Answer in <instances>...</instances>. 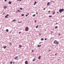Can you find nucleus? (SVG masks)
<instances>
[{"instance_id": "obj_1", "label": "nucleus", "mask_w": 64, "mask_h": 64, "mask_svg": "<svg viewBox=\"0 0 64 64\" xmlns=\"http://www.w3.org/2000/svg\"><path fill=\"white\" fill-rule=\"evenodd\" d=\"M54 43L55 44H59V42H57L56 40H55L54 42Z\"/></svg>"}, {"instance_id": "obj_2", "label": "nucleus", "mask_w": 64, "mask_h": 64, "mask_svg": "<svg viewBox=\"0 0 64 64\" xmlns=\"http://www.w3.org/2000/svg\"><path fill=\"white\" fill-rule=\"evenodd\" d=\"M64 11V9L62 8V9H60L59 10V12H60V13H62V12H63Z\"/></svg>"}, {"instance_id": "obj_3", "label": "nucleus", "mask_w": 64, "mask_h": 64, "mask_svg": "<svg viewBox=\"0 0 64 64\" xmlns=\"http://www.w3.org/2000/svg\"><path fill=\"white\" fill-rule=\"evenodd\" d=\"M29 29V28L28 27H26V28L25 30H26V31H28Z\"/></svg>"}, {"instance_id": "obj_4", "label": "nucleus", "mask_w": 64, "mask_h": 64, "mask_svg": "<svg viewBox=\"0 0 64 64\" xmlns=\"http://www.w3.org/2000/svg\"><path fill=\"white\" fill-rule=\"evenodd\" d=\"M8 16H9V15H8V14H7L5 16V17L6 18H8Z\"/></svg>"}, {"instance_id": "obj_5", "label": "nucleus", "mask_w": 64, "mask_h": 64, "mask_svg": "<svg viewBox=\"0 0 64 64\" xmlns=\"http://www.w3.org/2000/svg\"><path fill=\"white\" fill-rule=\"evenodd\" d=\"M18 59V56H16L15 58H14L15 60H17Z\"/></svg>"}, {"instance_id": "obj_6", "label": "nucleus", "mask_w": 64, "mask_h": 64, "mask_svg": "<svg viewBox=\"0 0 64 64\" xmlns=\"http://www.w3.org/2000/svg\"><path fill=\"white\" fill-rule=\"evenodd\" d=\"M25 64H28V62H27V60H26L25 62Z\"/></svg>"}, {"instance_id": "obj_7", "label": "nucleus", "mask_w": 64, "mask_h": 64, "mask_svg": "<svg viewBox=\"0 0 64 64\" xmlns=\"http://www.w3.org/2000/svg\"><path fill=\"white\" fill-rule=\"evenodd\" d=\"M36 1H35L34 2V5H35L36 4Z\"/></svg>"}, {"instance_id": "obj_8", "label": "nucleus", "mask_w": 64, "mask_h": 64, "mask_svg": "<svg viewBox=\"0 0 64 64\" xmlns=\"http://www.w3.org/2000/svg\"><path fill=\"white\" fill-rule=\"evenodd\" d=\"M36 59L35 58H34L32 60V61L33 62H34L35 61V60Z\"/></svg>"}, {"instance_id": "obj_9", "label": "nucleus", "mask_w": 64, "mask_h": 64, "mask_svg": "<svg viewBox=\"0 0 64 64\" xmlns=\"http://www.w3.org/2000/svg\"><path fill=\"white\" fill-rule=\"evenodd\" d=\"M40 58H41V56H40L38 57V59H40Z\"/></svg>"}, {"instance_id": "obj_10", "label": "nucleus", "mask_w": 64, "mask_h": 64, "mask_svg": "<svg viewBox=\"0 0 64 64\" xmlns=\"http://www.w3.org/2000/svg\"><path fill=\"white\" fill-rule=\"evenodd\" d=\"M6 47H7V46H4L3 48H4V49H5V48H6Z\"/></svg>"}, {"instance_id": "obj_11", "label": "nucleus", "mask_w": 64, "mask_h": 64, "mask_svg": "<svg viewBox=\"0 0 64 64\" xmlns=\"http://www.w3.org/2000/svg\"><path fill=\"white\" fill-rule=\"evenodd\" d=\"M49 4H50V2H48L47 4V5H49Z\"/></svg>"}, {"instance_id": "obj_12", "label": "nucleus", "mask_w": 64, "mask_h": 64, "mask_svg": "<svg viewBox=\"0 0 64 64\" xmlns=\"http://www.w3.org/2000/svg\"><path fill=\"white\" fill-rule=\"evenodd\" d=\"M6 8H7V6H5L4 7V9H6Z\"/></svg>"}, {"instance_id": "obj_13", "label": "nucleus", "mask_w": 64, "mask_h": 64, "mask_svg": "<svg viewBox=\"0 0 64 64\" xmlns=\"http://www.w3.org/2000/svg\"><path fill=\"white\" fill-rule=\"evenodd\" d=\"M8 3H9V4H11V3H12L11 2H8Z\"/></svg>"}, {"instance_id": "obj_14", "label": "nucleus", "mask_w": 64, "mask_h": 64, "mask_svg": "<svg viewBox=\"0 0 64 64\" xmlns=\"http://www.w3.org/2000/svg\"><path fill=\"white\" fill-rule=\"evenodd\" d=\"M55 12H53V14H52V15H55Z\"/></svg>"}, {"instance_id": "obj_15", "label": "nucleus", "mask_w": 64, "mask_h": 64, "mask_svg": "<svg viewBox=\"0 0 64 64\" xmlns=\"http://www.w3.org/2000/svg\"><path fill=\"white\" fill-rule=\"evenodd\" d=\"M6 32H9V30L8 29H7L6 30Z\"/></svg>"}, {"instance_id": "obj_16", "label": "nucleus", "mask_w": 64, "mask_h": 64, "mask_svg": "<svg viewBox=\"0 0 64 64\" xmlns=\"http://www.w3.org/2000/svg\"><path fill=\"white\" fill-rule=\"evenodd\" d=\"M58 28V26H56L55 27V29H56Z\"/></svg>"}, {"instance_id": "obj_17", "label": "nucleus", "mask_w": 64, "mask_h": 64, "mask_svg": "<svg viewBox=\"0 0 64 64\" xmlns=\"http://www.w3.org/2000/svg\"><path fill=\"white\" fill-rule=\"evenodd\" d=\"M19 47H20V48L21 47H22V46L21 45H19Z\"/></svg>"}, {"instance_id": "obj_18", "label": "nucleus", "mask_w": 64, "mask_h": 64, "mask_svg": "<svg viewBox=\"0 0 64 64\" xmlns=\"http://www.w3.org/2000/svg\"><path fill=\"white\" fill-rule=\"evenodd\" d=\"M36 16V14H34V15L32 16H33V17H35V16Z\"/></svg>"}, {"instance_id": "obj_19", "label": "nucleus", "mask_w": 64, "mask_h": 64, "mask_svg": "<svg viewBox=\"0 0 64 64\" xmlns=\"http://www.w3.org/2000/svg\"><path fill=\"white\" fill-rule=\"evenodd\" d=\"M41 41H43V40H44V39L43 38H42L41 39Z\"/></svg>"}, {"instance_id": "obj_20", "label": "nucleus", "mask_w": 64, "mask_h": 64, "mask_svg": "<svg viewBox=\"0 0 64 64\" xmlns=\"http://www.w3.org/2000/svg\"><path fill=\"white\" fill-rule=\"evenodd\" d=\"M24 14H22V15H21V16H24Z\"/></svg>"}, {"instance_id": "obj_21", "label": "nucleus", "mask_w": 64, "mask_h": 64, "mask_svg": "<svg viewBox=\"0 0 64 64\" xmlns=\"http://www.w3.org/2000/svg\"><path fill=\"white\" fill-rule=\"evenodd\" d=\"M16 21V20H12V22H14V21Z\"/></svg>"}, {"instance_id": "obj_22", "label": "nucleus", "mask_w": 64, "mask_h": 64, "mask_svg": "<svg viewBox=\"0 0 64 64\" xmlns=\"http://www.w3.org/2000/svg\"><path fill=\"white\" fill-rule=\"evenodd\" d=\"M49 17H50V18H51V17H52V16H49Z\"/></svg>"}, {"instance_id": "obj_23", "label": "nucleus", "mask_w": 64, "mask_h": 64, "mask_svg": "<svg viewBox=\"0 0 64 64\" xmlns=\"http://www.w3.org/2000/svg\"><path fill=\"white\" fill-rule=\"evenodd\" d=\"M38 25H37L36 26V28H38Z\"/></svg>"}, {"instance_id": "obj_24", "label": "nucleus", "mask_w": 64, "mask_h": 64, "mask_svg": "<svg viewBox=\"0 0 64 64\" xmlns=\"http://www.w3.org/2000/svg\"><path fill=\"white\" fill-rule=\"evenodd\" d=\"M9 43H10V45H12V44L11 43H10V42H9Z\"/></svg>"}, {"instance_id": "obj_25", "label": "nucleus", "mask_w": 64, "mask_h": 64, "mask_svg": "<svg viewBox=\"0 0 64 64\" xmlns=\"http://www.w3.org/2000/svg\"><path fill=\"white\" fill-rule=\"evenodd\" d=\"M17 12H21V11H20V10H17Z\"/></svg>"}, {"instance_id": "obj_26", "label": "nucleus", "mask_w": 64, "mask_h": 64, "mask_svg": "<svg viewBox=\"0 0 64 64\" xmlns=\"http://www.w3.org/2000/svg\"><path fill=\"white\" fill-rule=\"evenodd\" d=\"M13 63V62H10V64H12Z\"/></svg>"}, {"instance_id": "obj_27", "label": "nucleus", "mask_w": 64, "mask_h": 64, "mask_svg": "<svg viewBox=\"0 0 64 64\" xmlns=\"http://www.w3.org/2000/svg\"><path fill=\"white\" fill-rule=\"evenodd\" d=\"M20 10H22L23 9V8H20Z\"/></svg>"}, {"instance_id": "obj_28", "label": "nucleus", "mask_w": 64, "mask_h": 64, "mask_svg": "<svg viewBox=\"0 0 64 64\" xmlns=\"http://www.w3.org/2000/svg\"><path fill=\"white\" fill-rule=\"evenodd\" d=\"M21 22H18V23H21Z\"/></svg>"}, {"instance_id": "obj_29", "label": "nucleus", "mask_w": 64, "mask_h": 64, "mask_svg": "<svg viewBox=\"0 0 64 64\" xmlns=\"http://www.w3.org/2000/svg\"><path fill=\"white\" fill-rule=\"evenodd\" d=\"M20 33H21V32H19V34H20Z\"/></svg>"}, {"instance_id": "obj_30", "label": "nucleus", "mask_w": 64, "mask_h": 64, "mask_svg": "<svg viewBox=\"0 0 64 64\" xmlns=\"http://www.w3.org/2000/svg\"><path fill=\"white\" fill-rule=\"evenodd\" d=\"M38 47H40V46L39 45H38Z\"/></svg>"}, {"instance_id": "obj_31", "label": "nucleus", "mask_w": 64, "mask_h": 64, "mask_svg": "<svg viewBox=\"0 0 64 64\" xmlns=\"http://www.w3.org/2000/svg\"><path fill=\"white\" fill-rule=\"evenodd\" d=\"M50 10L48 12V13H50Z\"/></svg>"}, {"instance_id": "obj_32", "label": "nucleus", "mask_w": 64, "mask_h": 64, "mask_svg": "<svg viewBox=\"0 0 64 64\" xmlns=\"http://www.w3.org/2000/svg\"><path fill=\"white\" fill-rule=\"evenodd\" d=\"M26 17H27V16H28V15H27V14H26Z\"/></svg>"}, {"instance_id": "obj_33", "label": "nucleus", "mask_w": 64, "mask_h": 64, "mask_svg": "<svg viewBox=\"0 0 64 64\" xmlns=\"http://www.w3.org/2000/svg\"><path fill=\"white\" fill-rule=\"evenodd\" d=\"M53 39V38L51 37L50 38V39Z\"/></svg>"}, {"instance_id": "obj_34", "label": "nucleus", "mask_w": 64, "mask_h": 64, "mask_svg": "<svg viewBox=\"0 0 64 64\" xmlns=\"http://www.w3.org/2000/svg\"><path fill=\"white\" fill-rule=\"evenodd\" d=\"M38 14V12H37L36 13V14Z\"/></svg>"}, {"instance_id": "obj_35", "label": "nucleus", "mask_w": 64, "mask_h": 64, "mask_svg": "<svg viewBox=\"0 0 64 64\" xmlns=\"http://www.w3.org/2000/svg\"><path fill=\"white\" fill-rule=\"evenodd\" d=\"M45 40H47V38H46L44 39Z\"/></svg>"}, {"instance_id": "obj_36", "label": "nucleus", "mask_w": 64, "mask_h": 64, "mask_svg": "<svg viewBox=\"0 0 64 64\" xmlns=\"http://www.w3.org/2000/svg\"><path fill=\"white\" fill-rule=\"evenodd\" d=\"M51 32V33H54V32H53V31H52Z\"/></svg>"}, {"instance_id": "obj_37", "label": "nucleus", "mask_w": 64, "mask_h": 64, "mask_svg": "<svg viewBox=\"0 0 64 64\" xmlns=\"http://www.w3.org/2000/svg\"><path fill=\"white\" fill-rule=\"evenodd\" d=\"M4 2H6V1H7V0H4Z\"/></svg>"}, {"instance_id": "obj_38", "label": "nucleus", "mask_w": 64, "mask_h": 64, "mask_svg": "<svg viewBox=\"0 0 64 64\" xmlns=\"http://www.w3.org/2000/svg\"><path fill=\"white\" fill-rule=\"evenodd\" d=\"M27 15H29V13H27Z\"/></svg>"}, {"instance_id": "obj_39", "label": "nucleus", "mask_w": 64, "mask_h": 64, "mask_svg": "<svg viewBox=\"0 0 64 64\" xmlns=\"http://www.w3.org/2000/svg\"><path fill=\"white\" fill-rule=\"evenodd\" d=\"M58 35H59V36H60V34H58Z\"/></svg>"}, {"instance_id": "obj_40", "label": "nucleus", "mask_w": 64, "mask_h": 64, "mask_svg": "<svg viewBox=\"0 0 64 64\" xmlns=\"http://www.w3.org/2000/svg\"><path fill=\"white\" fill-rule=\"evenodd\" d=\"M34 51V50H32V52H33Z\"/></svg>"}, {"instance_id": "obj_41", "label": "nucleus", "mask_w": 64, "mask_h": 64, "mask_svg": "<svg viewBox=\"0 0 64 64\" xmlns=\"http://www.w3.org/2000/svg\"><path fill=\"white\" fill-rule=\"evenodd\" d=\"M57 12V13H58V14H59V12Z\"/></svg>"}, {"instance_id": "obj_42", "label": "nucleus", "mask_w": 64, "mask_h": 64, "mask_svg": "<svg viewBox=\"0 0 64 64\" xmlns=\"http://www.w3.org/2000/svg\"><path fill=\"white\" fill-rule=\"evenodd\" d=\"M34 22L36 23V20H35Z\"/></svg>"}, {"instance_id": "obj_43", "label": "nucleus", "mask_w": 64, "mask_h": 64, "mask_svg": "<svg viewBox=\"0 0 64 64\" xmlns=\"http://www.w3.org/2000/svg\"><path fill=\"white\" fill-rule=\"evenodd\" d=\"M39 35L40 36V35H41V34H39Z\"/></svg>"}, {"instance_id": "obj_44", "label": "nucleus", "mask_w": 64, "mask_h": 64, "mask_svg": "<svg viewBox=\"0 0 64 64\" xmlns=\"http://www.w3.org/2000/svg\"><path fill=\"white\" fill-rule=\"evenodd\" d=\"M58 24V23H56V25H57V24Z\"/></svg>"}, {"instance_id": "obj_45", "label": "nucleus", "mask_w": 64, "mask_h": 64, "mask_svg": "<svg viewBox=\"0 0 64 64\" xmlns=\"http://www.w3.org/2000/svg\"><path fill=\"white\" fill-rule=\"evenodd\" d=\"M40 46V47H41V45H39Z\"/></svg>"}, {"instance_id": "obj_46", "label": "nucleus", "mask_w": 64, "mask_h": 64, "mask_svg": "<svg viewBox=\"0 0 64 64\" xmlns=\"http://www.w3.org/2000/svg\"><path fill=\"white\" fill-rule=\"evenodd\" d=\"M51 51V50L50 49L49 50H48V51Z\"/></svg>"}, {"instance_id": "obj_47", "label": "nucleus", "mask_w": 64, "mask_h": 64, "mask_svg": "<svg viewBox=\"0 0 64 64\" xmlns=\"http://www.w3.org/2000/svg\"><path fill=\"white\" fill-rule=\"evenodd\" d=\"M4 14H5V13H4L3 14H2V15H4Z\"/></svg>"}, {"instance_id": "obj_48", "label": "nucleus", "mask_w": 64, "mask_h": 64, "mask_svg": "<svg viewBox=\"0 0 64 64\" xmlns=\"http://www.w3.org/2000/svg\"><path fill=\"white\" fill-rule=\"evenodd\" d=\"M45 9H46L45 8H44V10H45Z\"/></svg>"}, {"instance_id": "obj_49", "label": "nucleus", "mask_w": 64, "mask_h": 64, "mask_svg": "<svg viewBox=\"0 0 64 64\" xmlns=\"http://www.w3.org/2000/svg\"><path fill=\"white\" fill-rule=\"evenodd\" d=\"M39 44H41V42H40L39 43Z\"/></svg>"}, {"instance_id": "obj_50", "label": "nucleus", "mask_w": 64, "mask_h": 64, "mask_svg": "<svg viewBox=\"0 0 64 64\" xmlns=\"http://www.w3.org/2000/svg\"><path fill=\"white\" fill-rule=\"evenodd\" d=\"M55 55H57V54H55Z\"/></svg>"}, {"instance_id": "obj_51", "label": "nucleus", "mask_w": 64, "mask_h": 64, "mask_svg": "<svg viewBox=\"0 0 64 64\" xmlns=\"http://www.w3.org/2000/svg\"><path fill=\"white\" fill-rule=\"evenodd\" d=\"M13 64H14V62H13Z\"/></svg>"}, {"instance_id": "obj_52", "label": "nucleus", "mask_w": 64, "mask_h": 64, "mask_svg": "<svg viewBox=\"0 0 64 64\" xmlns=\"http://www.w3.org/2000/svg\"><path fill=\"white\" fill-rule=\"evenodd\" d=\"M14 34V32H12V34Z\"/></svg>"}, {"instance_id": "obj_53", "label": "nucleus", "mask_w": 64, "mask_h": 64, "mask_svg": "<svg viewBox=\"0 0 64 64\" xmlns=\"http://www.w3.org/2000/svg\"><path fill=\"white\" fill-rule=\"evenodd\" d=\"M28 23H30V22H29V21H28Z\"/></svg>"}, {"instance_id": "obj_54", "label": "nucleus", "mask_w": 64, "mask_h": 64, "mask_svg": "<svg viewBox=\"0 0 64 64\" xmlns=\"http://www.w3.org/2000/svg\"><path fill=\"white\" fill-rule=\"evenodd\" d=\"M51 2H53V1H51Z\"/></svg>"}, {"instance_id": "obj_55", "label": "nucleus", "mask_w": 64, "mask_h": 64, "mask_svg": "<svg viewBox=\"0 0 64 64\" xmlns=\"http://www.w3.org/2000/svg\"><path fill=\"white\" fill-rule=\"evenodd\" d=\"M33 43V42H32V43Z\"/></svg>"}, {"instance_id": "obj_56", "label": "nucleus", "mask_w": 64, "mask_h": 64, "mask_svg": "<svg viewBox=\"0 0 64 64\" xmlns=\"http://www.w3.org/2000/svg\"><path fill=\"white\" fill-rule=\"evenodd\" d=\"M41 43H43L42 42Z\"/></svg>"}]
</instances>
